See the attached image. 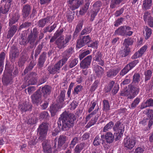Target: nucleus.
Instances as JSON below:
<instances>
[{"mask_svg": "<svg viewBox=\"0 0 153 153\" xmlns=\"http://www.w3.org/2000/svg\"><path fill=\"white\" fill-rule=\"evenodd\" d=\"M76 119L75 116L74 114L65 111L60 115L57 123L59 126H61L62 124V130L65 131L74 126Z\"/></svg>", "mask_w": 153, "mask_h": 153, "instance_id": "obj_1", "label": "nucleus"}, {"mask_svg": "<svg viewBox=\"0 0 153 153\" xmlns=\"http://www.w3.org/2000/svg\"><path fill=\"white\" fill-rule=\"evenodd\" d=\"M139 88L137 87L132 86L130 88V90L122 91L120 94L122 96H128V98L132 99L136 96L138 93Z\"/></svg>", "mask_w": 153, "mask_h": 153, "instance_id": "obj_2", "label": "nucleus"}, {"mask_svg": "<svg viewBox=\"0 0 153 153\" xmlns=\"http://www.w3.org/2000/svg\"><path fill=\"white\" fill-rule=\"evenodd\" d=\"M124 128L125 126L119 121H118L115 124L113 127V130L115 132V134H118L117 139H119L123 135Z\"/></svg>", "mask_w": 153, "mask_h": 153, "instance_id": "obj_3", "label": "nucleus"}, {"mask_svg": "<svg viewBox=\"0 0 153 153\" xmlns=\"http://www.w3.org/2000/svg\"><path fill=\"white\" fill-rule=\"evenodd\" d=\"M136 143V139L134 137H127L124 139L123 145L126 149L131 150L135 146Z\"/></svg>", "mask_w": 153, "mask_h": 153, "instance_id": "obj_4", "label": "nucleus"}, {"mask_svg": "<svg viewBox=\"0 0 153 153\" xmlns=\"http://www.w3.org/2000/svg\"><path fill=\"white\" fill-rule=\"evenodd\" d=\"M48 124L47 123H43L39 126L38 129L40 136L39 139L40 140L45 139L48 128Z\"/></svg>", "mask_w": 153, "mask_h": 153, "instance_id": "obj_5", "label": "nucleus"}, {"mask_svg": "<svg viewBox=\"0 0 153 153\" xmlns=\"http://www.w3.org/2000/svg\"><path fill=\"white\" fill-rule=\"evenodd\" d=\"M84 1L88 2L90 0H69L68 4L70 9L74 10L77 9L80 5L83 3Z\"/></svg>", "mask_w": 153, "mask_h": 153, "instance_id": "obj_6", "label": "nucleus"}, {"mask_svg": "<svg viewBox=\"0 0 153 153\" xmlns=\"http://www.w3.org/2000/svg\"><path fill=\"white\" fill-rule=\"evenodd\" d=\"M139 62L138 60H135L127 64L120 72V74L123 76L132 69Z\"/></svg>", "mask_w": 153, "mask_h": 153, "instance_id": "obj_7", "label": "nucleus"}, {"mask_svg": "<svg viewBox=\"0 0 153 153\" xmlns=\"http://www.w3.org/2000/svg\"><path fill=\"white\" fill-rule=\"evenodd\" d=\"M71 36L70 35H67L64 40L61 38H59L56 41V44L59 49H62L65 47L69 41L71 39Z\"/></svg>", "mask_w": 153, "mask_h": 153, "instance_id": "obj_8", "label": "nucleus"}, {"mask_svg": "<svg viewBox=\"0 0 153 153\" xmlns=\"http://www.w3.org/2000/svg\"><path fill=\"white\" fill-rule=\"evenodd\" d=\"M33 103L37 105L40 104L42 102V94L39 91H37L31 96Z\"/></svg>", "mask_w": 153, "mask_h": 153, "instance_id": "obj_9", "label": "nucleus"}, {"mask_svg": "<svg viewBox=\"0 0 153 153\" xmlns=\"http://www.w3.org/2000/svg\"><path fill=\"white\" fill-rule=\"evenodd\" d=\"M38 36V33L36 31H33V33L28 35L27 41L30 44V47L33 48L35 47L37 44V42L36 41Z\"/></svg>", "mask_w": 153, "mask_h": 153, "instance_id": "obj_10", "label": "nucleus"}, {"mask_svg": "<svg viewBox=\"0 0 153 153\" xmlns=\"http://www.w3.org/2000/svg\"><path fill=\"white\" fill-rule=\"evenodd\" d=\"M91 38L89 35L84 36L77 42V47L80 48L90 41Z\"/></svg>", "mask_w": 153, "mask_h": 153, "instance_id": "obj_11", "label": "nucleus"}, {"mask_svg": "<svg viewBox=\"0 0 153 153\" xmlns=\"http://www.w3.org/2000/svg\"><path fill=\"white\" fill-rule=\"evenodd\" d=\"M92 58L91 56H88L81 61L80 67L83 69L88 68L90 65Z\"/></svg>", "mask_w": 153, "mask_h": 153, "instance_id": "obj_12", "label": "nucleus"}, {"mask_svg": "<svg viewBox=\"0 0 153 153\" xmlns=\"http://www.w3.org/2000/svg\"><path fill=\"white\" fill-rule=\"evenodd\" d=\"M101 137L102 139V144L104 142V139H105L107 143H111L114 140V136L111 132L106 133L105 135H102Z\"/></svg>", "mask_w": 153, "mask_h": 153, "instance_id": "obj_13", "label": "nucleus"}, {"mask_svg": "<svg viewBox=\"0 0 153 153\" xmlns=\"http://www.w3.org/2000/svg\"><path fill=\"white\" fill-rule=\"evenodd\" d=\"M144 112L149 120L148 127L150 128L153 124V110L149 108L146 109Z\"/></svg>", "mask_w": 153, "mask_h": 153, "instance_id": "obj_14", "label": "nucleus"}, {"mask_svg": "<svg viewBox=\"0 0 153 153\" xmlns=\"http://www.w3.org/2000/svg\"><path fill=\"white\" fill-rule=\"evenodd\" d=\"M42 140H44L42 143L44 152L45 153H51V148L50 141L45 139Z\"/></svg>", "mask_w": 153, "mask_h": 153, "instance_id": "obj_15", "label": "nucleus"}, {"mask_svg": "<svg viewBox=\"0 0 153 153\" xmlns=\"http://www.w3.org/2000/svg\"><path fill=\"white\" fill-rule=\"evenodd\" d=\"M108 88V91L112 90L113 93L115 94L118 91L119 85L118 84L115 83L114 82L112 81L109 83Z\"/></svg>", "mask_w": 153, "mask_h": 153, "instance_id": "obj_16", "label": "nucleus"}, {"mask_svg": "<svg viewBox=\"0 0 153 153\" xmlns=\"http://www.w3.org/2000/svg\"><path fill=\"white\" fill-rule=\"evenodd\" d=\"M3 84L6 85L11 84L13 83L12 77L11 74H4L2 78Z\"/></svg>", "mask_w": 153, "mask_h": 153, "instance_id": "obj_17", "label": "nucleus"}, {"mask_svg": "<svg viewBox=\"0 0 153 153\" xmlns=\"http://www.w3.org/2000/svg\"><path fill=\"white\" fill-rule=\"evenodd\" d=\"M153 107V99L151 98L147 99L146 101H143L140 106V109H143L147 107Z\"/></svg>", "mask_w": 153, "mask_h": 153, "instance_id": "obj_18", "label": "nucleus"}, {"mask_svg": "<svg viewBox=\"0 0 153 153\" xmlns=\"http://www.w3.org/2000/svg\"><path fill=\"white\" fill-rule=\"evenodd\" d=\"M66 140V137L64 136H60L59 139L57 140L56 138L54 140V145L53 147L56 148V147L57 143H58V146L60 147L61 146L65 143Z\"/></svg>", "mask_w": 153, "mask_h": 153, "instance_id": "obj_19", "label": "nucleus"}, {"mask_svg": "<svg viewBox=\"0 0 153 153\" xmlns=\"http://www.w3.org/2000/svg\"><path fill=\"white\" fill-rule=\"evenodd\" d=\"M31 10L30 6L29 4H27L23 6L22 13L24 17L26 18L28 16Z\"/></svg>", "mask_w": 153, "mask_h": 153, "instance_id": "obj_20", "label": "nucleus"}, {"mask_svg": "<svg viewBox=\"0 0 153 153\" xmlns=\"http://www.w3.org/2000/svg\"><path fill=\"white\" fill-rule=\"evenodd\" d=\"M46 53L43 52L40 56L39 59V61L37 65L39 68H42L46 60Z\"/></svg>", "mask_w": 153, "mask_h": 153, "instance_id": "obj_21", "label": "nucleus"}, {"mask_svg": "<svg viewBox=\"0 0 153 153\" xmlns=\"http://www.w3.org/2000/svg\"><path fill=\"white\" fill-rule=\"evenodd\" d=\"M94 70L97 76L99 77H101L104 73L103 69L98 65H97L95 67Z\"/></svg>", "mask_w": 153, "mask_h": 153, "instance_id": "obj_22", "label": "nucleus"}, {"mask_svg": "<svg viewBox=\"0 0 153 153\" xmlns=\"http://www.w3.org/2000/svg\"><path fill=\"white\" fill-rule=\"evenodd\" d=\"M102 56V55L100 53L97 52L94 58V60L97 62L98 64L102 66L104 63L103 61L101 59Z\"/></svg>", "mask_w": 153, "mask_h": 153, "instance_id": "obj_23", "label": "nucleus"}, {"mask_svg": "<svg viewBox=\"0 0 153 153\" xmlns=\"http://www.w3.org/2000/svg\"><path fill=\"white\" fill-rule=\"evenodd\" d=\"M42 91L43 96L46 97L49 95L51 93V88L50 86L47 85L42 87Z\"/></svg>", "mask_w": 153, "mask_h": 153, "instance_id": "obj_24", "label": "nucleus"}, {"mask_svg": "<svg viewBox=\"0 0 153 153\" xmlns=\"http://www.w3.org/2000/svg\"><path fill=\"white\" fill-rule=\"evenodd\" d=\"M17 27L16 25H13L10 28L7 35V37L8 39L12 37L14 35L17 30Z\"/></svg>", "mask_w": 153, "mask_h": 153, "instance_id": "obj_25", "label": "nucleus"}, {"mask_svg": "<svg viewBox=\"0 0 153 153\" xmlns=\"http://www.w3.org/2000/svg\"><path fill=\"white\" fill-rule=\"evenodd\" d=\"M152 0H144L143 1L142 8L144 10H147L150 8L152 6Z\"/></svg>", "mask_w": 153, "mask_h": 153, "instance_id": "obj_26", "label": "nucleus"}, {"mask_svg": "<svg viewBox=\"0 0 153 153\" xmlns=\"http://www.w3.org/2000/svg\"><path fill=\"white\" fill-rule=\"evenodd\" d=\"M20 16L18 13H16L13 15L9 20V26H12L13 24L17 22L20 17Z\"/></svg>", "mask_w": 153, "mask_h": 153, "instance_id": "obj_27", "label": "nucleus"}, {"mask_svg": "<svg viewBox=\"0 0 153 153\" xmlns=\"http://www.w3.org/2000/svg\"><path fill=\"white\" fill-rule=\"evenodd\" d=\"M20 16L18 13H16L13 15L9 20V26H12L13 24L17 22L20 17Z\"/></svg>", "mask_w": 153, "mask_h": 153, "instance_id": "obj_28", "label": "nucleus"}, {"mask_svg": "<svg viewBox=\"0 0 153 153\" xmlns=\"http://www.w3.org/2000/svg\"><path fill=\"white\" fill-rule=\"evenodd\" d=\"M62 106L59 105L58 104L52 105L50 107V111L51 114L54 115L58 111L59 108H61Z\"/></svg>", "mask_w": 153, "mask_h": 153, "instance_id": "obj_29", "label": "nucleus"}, {"mask_svg": "<svg viewBox=\"0 0 153 153\" xmlns=\"http://www.w3.org/2000/svg\"><path fill=\"white\" fill-rule=\"evenodd\" d=\"M20 108L22 112H25L27 111H30L32 108V106L31 105L29 104L23 103L20 106Z\"/></svg>", "mask_w": 153, "mask_h": 153, "instance_id": "obj_30", "label": "nucleus"}, {"mask_svg": "<svg viewBox=\"0 0 153 153\" xmlns=\"http://www.w3.org/2000/svg\"><path fill=\"white\" fill-rule=\"evenodd\" d=\"M65 94L64 92L62 91L61 92L60 95L58 97V100H57L58 105H59L62 106L63 104V102L65 98Z\"/></svg>", "mask_w": 153, "mask_h": 153, "instance_id": "obj_31", "label": "nucleus"}, {"mask_svg": "<svg viewBox=\"0 0 153 153\" xmlns=\"http://www.w3.org/2000/svg\"><path fill=\"white\" fill-rule=\"evenodd\" d=\"M50 18L47 17L40 20L38 22V25L39 27H43L45 25L49 22Z\"/></svg>", "mask_w": 153, "mask_h": 153, "instance_id": "obj_32", "label": "nucleus"}, {"mask_svg": "<svg viewBox=\"0 0 153 153\" xmlns=\"http://www.w3.org/2000/svg\"><path fill=\"white\" fill-rule=\"evenodd\" d=\"M125 27V26H121L116 30L114 33L115 35L124 36Z\"/></svg>", "mask_w": 153, "mask_h": 153, "instance_id": "obj_33", "label": "nucleus"}, {"mask_svg": "<svg viewBox=\"0 0 153 153\" xmlns=\"http://www.w3.org/2000/svg\"><path fill=\"white\" fill-rule=\"evenodd\" d=\"M117 69L110 70L107 72V76L108 77L113 78L118 73Z\"/></svg>", "mask_w": 153, "mask_h": 153, "instance_id": "obj_34", "label": "nucleus"}, {"mask_svg": "<svg viewBox=\"0 0 153 153\" xmlns=\"http://www.w3.org/2000/svg\"><path fill=\"white\" fill-rule=\"evenodd\" d=\"M85 145V143H81L77 145L74 149V152L77 153H80L81 150L84 148Z\"/></svg>", "mask_w": 153, "mask_h": 153, "instance_id": "obj_35", "label": "nucleus"}, {"mask_svg": "<svg viewBox=\"0 0 153 153\" xmlns=\"http://www.w3.org/2000/svg\"><path fill=\"white\" fill-rule=\"evenodd\" d=\"M78 62V59H71L69 61V66L70 68H72L75 66Z\"/></svg>", "mask_w": 153, "mask_h": 153, "instance_id": "obj_36", "label": "nucleus"}, {"mask_svg": "<svg viewBox=\"0 0 153 153\" xmlns=\"http://www.w3.org/2000/svg\"><path fill=\"white\" fill-rule=\"evenodd\" d=\"M114 123L112 121H110L107 123L104 127L103 132H106L111 129L114 126Z\"/></svg>", "mask_w": 153, "mask_h": 153, "instance_id": "obj_37", "label": "nucleus"}, {"mask_svg": "<svg viewBox=\"0 0 153 153\" xmlns=\"http://www.w3.org/2000/svg\"><path fill=\"white\" fill-rule=\"evenodd\" d=\"M103 110L104 111L107 112L110 110V106L108 101L104 100L103 102Z\"/></svg>", "mask_w": 153, "mask_h": 153, "instance_id": "obj_38", "label": "nucleus"}, {"mask_svg": "<svg viewBox=\"0 0 153 153\" xmlns=\"http://www.w3.org/2000/svg\"><path fill=\"white\" fill-rule=\"evenodd\" d=\"M133 42V41L132 40L128 38L124 39L123 44L124 46H125L126 48H129V46L132 45Z\"/></svg>", "mask_w": 153, "mask_h": 153, "instance_id": "obj_39", "label": "nucleus"}, {"mask_svg": "<svg viewBox=\"0 0 153 153\" xmlns=\"http://www.w3.org/2000/svg\"><path fill=\"white\" fill-rule=\"evenodd\" d=\"M124 36H130L132 34L133 32L131 31V28L128 26H125Z\"/></svg>", "mask_w": 153, "mask_h": 153, "instance_id": "obj_40", "label": "nucleus"}, {"mask_svg": "<svg viewBox=\"0 0 153 153\" xmlns=\"http://www.w3.org/2000/svg\"><path fill=\"white\" fill-rule=\"evenodd\" d=\"M102 141L101 137L100 138L99 135L97 136L94 138L93 142V144L95 146L100 145Z\"/></svg>", "mask_w": 153, "mask_h": 153, "instance_id": "obj_41", "label": "nucleus"}, {"mask_svg": "<svg viewBox=\"0 0 153 153\" xmlns=\"http://www.w3.org/2000/svg\"><path fill=\"white\" fill-rule=\"evenodd\" d=\"M140 101V98H136L131 104L130 106L129 107L130 108L132 109L134 108L139 104Z\"/></svg>", "mask_w": 153, "mask_h": 153, "instance_id": "obj_42", "label": "nucleus"}, {"mask_svg": "<svg viewBox=\"0 0 153 153\" xmlns=\"http://www.w3.org/2000/svg\"><path fill=\"white\" fill-rule=\"evenodd\" d=\"M90 4V2H86V3L85 7L79 11V14L80 15H83L87 12L89 7Z\"/></svg>", "mask_w": 153, "mask_h": 153, "instance_id": "obj_43", "label": "nucleus"}, {"mask_svg": "<svg viewBox=\"0 0 153 153\" xmlns=\"http://www.w3.org/2000/svg\"><path fill=\"white\" fill-rule=\"evenodd\" d=\"M74 52V48L72 47H70L64 52L63 54L68 57H69Z\"/></svg>", "mask_w": 153, "mask_h": 153, "instance_id": "obj_44", "label": "nucleus"}, {"mask_svg": "<svg viewBox=\"0 0 153 153\" xmlns=\"http://www.w3.org/2000/svg\"><path fill=\"white\" fill-rule=\"evenodd\" d=\"M140 76L138 73H135L133 76V81L135 83H138L140 81Z\"/></svg>", "mask_w": 153, "mask_h": 153, "instance_id": "obj_45", "label": "nucleus"}, {"mask_svg": "<svg viewBox=\"0 0 153 153\" xmlns=\"http://www.w3.org/2000/svg\"><path fill=\"white\" fill-rule=\"evenodd\" d=\"M145 29L146 32L145 39H147L149 38L152 33V29L147 26L145 27Z\"/></svg>", "mask_w": 153, "mask_h": 153, "instance_id": "obj_46", "label": "nucleus"}, {"mask_svg": "<svg viewBox=\"0 0 153 153\" xmlns=\"http://www.w3.org/2000/svg\"><path fill=\"white\" fill-rule=\"evenodd\" d=\"M100 81L99 80H96L92 84L91 88H90V91H94L97 88L99 84Z\"/></svg>", "mask_w": 153, "mask_h": 153, "instance_id": "obj_47", "label": "nucleus"}, {"mask_svg": "<svg viewBox=\"0 0 153 153\" xmlns=\"http://www.w3.org/2000/svg\"><path fill=\"white\" fill-rule=\"evenodd\" d=\"M152 72L150 70L146 71L145 72V82L147 81L150 79L152 76Z\"/></svg>", "mask_w": 153, "mask_h": 153, "instance_id": "obj_48", "label": "nucleus"}, {"mask_svg": "<svg viewBox=\"0 0 153 153\" xmlns=\"http://www.w3.org/2000/svg\"><path fill=\"white\" fill-rule=\"evenodd\" d=\"M123 0H112L110 5V7L114 8L116 7V5L119 4Z\"/></svg>", "mask_w": 153, "mask_h": 153, "instance_id": "obj_49", "label": "nucleus"}, {"mask_svg": "<svg viewBox=\"0 0 153 153\" xmlns=\"http://www.w3.org/2000/svg\"><path fill=\"white\" fill-rule=\"evenodd\" d=\"M82 87L81 85H78L74 89L73 94L74 95L77 94L81 91Z\"/></svg>", "mask_w": 153, "mask_h": 153, "instance_id": "obj_50", "label": "nucleus"}, {"mask_svg": "<svg viewBox=\"0 0 153 153\" xmlns=\"http://www.w3.org/2000/svg\"><path fill=\"white\" fill-rule=\"evenodd\" d=\"M130 51V49L129 48H125L121 51V55L122 57H125L127 56L129 52Z\"/></svg>", "mask_w": 153, "mask_h": 153, "instance_id": "obj_51", "label": "nucleus"}, {"mask_svg": "<svg viewBox=\"0 0 153 153\" xmlns=\"http://www.w3.org/2000/svg\"><path fill=\"white\" fill-rule=\"evenodd\" d=\"M32 76H33L32 78L30 79L29 81V84L31 85H35L36 83L37 82V80L36 78L34 76H36V73H33L32 74H31Z\"/></svg>", "mask_w": 153, "mask_h": 153, "instance_id": "obj_52", "label": "nucleus"}, {"mask_svg": "<svg viewBox=\"0 0 153 153\" xmlns=\"http://www.w3.org/2000/svg\"><path fill=\"white\" fill-rule=\"evenodd\" d=\"M148 46L147 45H144L141 47L138 51L139 53V56H142L146 51Z\"/></svg>", "mask_w": 153, "mask_h": 153, "instance_id": "obj_53", "label": "nucleus"}, {"mask_svg": "<svg viewBox=\"0 0 153 153\" xmlns=\"http://www.w3.org/2000/svg\"><path fill=\"white\" fill-rule=\"evenodd\" d=\"M145 149L144 147L143 146H138L135 149L134 153H143Z\"/></svg>", "mask_w": 153, "mask_h": 153, "instance_id": "obj_54", "label": "nucleus"}, {"mask_svg": "<svg viewBox=\"0 0 153 153\" xmlns=\"http://www.w3.org/2000/svg\"><path fill=\"white\" fill-rule=\"evenodd\" d=\"M99 110V108L97 109H95L90 114L87 115L85 118V122H87L88 120L92 117L93 115L96 114Z\"/></svg>", "mask_w": 153, "mask_h": 153, "instance_id": "obj_55", "label": "nucleus"}, {"mask_svg": "<svg viewBox=\"0 0 153 153\" xmlns=\"http://www.w3.org/2000/svg\"><path fill=\"white\" fill-rule=\"evenodd\" d=\"M83 21H80L79 22V23L76 26L75 29V30L74 33V34L79 32V30L81 29L83 25Z\"/></svg>", "mask_w": 153, "mask_h": 153, "instance_id": "obj_56", "label": "nucleus"}, {"mask_svg": "<svg viewBox=\"0 0 153 153\" xmlns=\"http://www.w3.org/2000/svg\"><path fill=\"white\" fill-rule=\"evenodd\" d=\"M5 57V53L2 52L0 54V67H2L4 65V62Z\"/></svg>", "mask_w": 153, "mask_h": 153, "instance_id": "obj_57", "label": "nucleus"}, {"mask_svg": "<svg viewBox=\"0 0 153 153\" xmlns=\"http://www.w3.org/2000/svg\"><path fill=\"white\" fill-rule=\"evenodd\" d=\"M98 11L99 10H97L95 9H94L91 10V21H93L94 20V18H95V16L97 15Z\"/></svg>", "mask_w": 153, "mask_h": 153, "instance_id": "obj_58", "label": "nucleus"}, {"mask_svg": "<svg viewBox=\"0 0 153 153\" xmlns=\"http://www.w3.org/2000/svg\"><path fill=\"white\" fill-rule=\"evenodd\" d=\"M91 51L89 50L83 51L82 53L79 55V57L80 59H82L85 56L90 54Z\"/></svg>", "mask_w": 153, "mask_h": 153, "instance_id": "obj_59", "label": "nucleus"}, {"mask_svg": "<svg viewBox=\"0 0 153 153\" xmlns=\"http://www.w3.org/2000/svg\"><path fill=\"white\" fill-rule=\"evenodd\" d=\"M35 64L33 61H31L29 65L25 69L24 71V72L25 74L28 71H30L31 70L35 65Z\"/></svg>", "mask_w": 153, "mask_h": 153, "instance_id": "obj_60", "label": "nucleus"}, {"mask_svg": "<svg viewBox=\"0 0 153 153\" xmlns=\"http://www.w3.org/2000/svg\"><path fill=\"white\" fill-rule=\"evenodd\" d=\"M37 140L36 137H33L31 138L28 142L29 145L31 146H34L36 144Z\"/></svg>", "mask_w": 153, "mask_h": 153, "instance_id": "obj_61", "label": "nucleus"}, {"mask_svg": "<svg viewBox=\"0 0 153 153\" xmlns=\"http://www.w3.org/2000/svg\"><path fill=\"white\" fill-rule=\"evenodd\" d=\"M91 31V29L89 27L85 28L81 32V35L87 34L90 33Z\"/></svg>", "mask_w": 153, "mask_h": 153, "instance_id": "obj_62", "label": "nucleus"}, {"mask_svg": "<svg viewBox=\"0 0 153 153\" xmlns=\"http://www.w3.org/2000/svg\"><path fill=\"white\" fill-rule=\"evenodd\" d=\"M42 48V46L41 45H39L37 46L35 51L34 56L35 58H36L39 54Z\"/></svg>", "mask_w": 153, "mask_h": 153, "instance_id": "obj_63", "label": "nucleus"}, {"mask_svg": "<svg viewBox=\"0 0 153 153\" xmlns=\"http://www.w3.org/2000/svg\"><path fill=\"white\" fill-rule=\"evenodd\" d=\"M97 119L96 117L92 118L91 120L89 122L86 126L88 128H89L94 125L97 122Z\"/></svg>", "mask_w": 153, "mask_h": 153, "instance_id": "obj_64", "label": "nucleus"}]
</instances>
